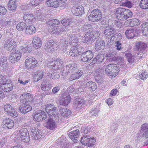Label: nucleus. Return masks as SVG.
<instances>
[{"instance_id": "22", "label": "nucleus", "mask_w": 148, "mask_h": 148, "mask_svg": "<svg viewBox=\"0 0 148 148\" xmlns=\"http://www.w3.org/2000/svg\"><path fill=\"white\" fill-rule=\"evenodd\" d=\"M80 133L79 130H75L70 132L69 136L74 143H76L78 141L77 138L79 135Z\"/></svg>"}, {"instance_id": "34", "label": "nucleus", "mask_w": 148, "mask_h": 148, "mask_svg": "<svg viewBox=\"0 0 148 148\" xmlns=\"http://www.w3.org/2000/svg\"><path fill=\"white\" fill-rule=\"evenodd\" d=\"M46 127L50 130H53L56 127V124L55 121L52 118L48 119Z\"/></svg>"}, {"instance_id": "31", "label": "nucleus", "mask_w": 148, "mask_h": 148, "mask_svg": "<svg viewBox=\"0 0 148 148\" xmlns=\"http://www.w3.org/2000/svg\"><path fill=\"white\" fill-rule=\"evenodd\" d=\"M142 32L144 36L148 37V23L143 21L141 25Z\"/></svg>"}, {"instance_id": "21", "label": "nucleus", "mask_w": 148, "mask_h": 148, "mask_svg": "<svg viewBox=\"0 0 148 148\" xmlns=\"http://www.w3.org/2000/svg\"><path fill=\"white\" fill-rule=\"evenodd\" d=\"M72 11L73 14L75 16L81 15L84 12V8L82 5L73 7Z\"/></svg>"}, {"instance_id": "15", "label": "nucleus", "mask_w": 148, "mask_h": 148, "mask_svg": "<svg viewBox=\"0 0 148 148\" xmlns=\"http://www.w3.org/2000/svg\"><path fill=\"white\" fill-rule=\"evenodd\" d=\"M38 62L34 58L29 57L26 59L25 62V64L28 69H31L37 66Z\"/></svg>"}, {"instance_id": "41", "label": "nucleus", "mask_w": 148, "mask_h": 148, "mask_svg": "<svg viewBox=\"0 0 148 148\" xmlns=\"http://www.w3.org/2000/svg\"><path fill=\"white\" fill-rule=\"evenodd\" d=\"M61 43L60 46V49L63 52H65L66 51L67 49V47L69 44V41L65 39H62L61 41Z\"/></svg>"}, {"instance_id": "53", "label": "nucleus", "mask_w": 148, "mask_h": 148, "mask_svg": "<svg viewBox=\"0 0 148 148\" xmlns=\"http://www.w3.org/2000/svg\"><path fill=\"white\" fill-rule=\"evenodd\" d=\"M91 27L90 25H85L82 27L81 30L83 32H85L93 31V30L90 28Z\"/></svg>"}, {"instance_id": "47", "label": "nucleus", "mask_w": 148, "mask_h": 148, "mask_svg": "<svg viewBox=\"0 0 148 148\" xmlns=\"http://www.w3.org/2000/svg\"><path fill=\"white\" fill-rule=\"evenodd\" d=\"M130 23V25L132 26H137L140 23V21L137 18H133L129 21Z\"/></svg>"}, {"instance_id": "57", "label": "nucleus", "mask_w": 148, "mask_h": 148, "mask_svg": "<svg viewBox=\"0 0 148 148\" xmlns=\"http://www.w3.org/2000/svg\"><path fill=\"white\" fill-rule=\"evenodd\" d=\"M147 77V73L146 71H144L142 72L141 74H139L138 76V78H136V79L138 80H140V79L142 80H144L146 79Z\"/></svg>"}, {"instance_id": "33", "label": "nucleus", "mask_w": 148, "mask_h": 148, "mask_svg": "<svg viewBox=\"0 0 148 148\" xmlns=\"http://www.w3.org/2000/svg\"><path fill=\"white\" fill-rule=\"evenodd\" d=\"M34 15L35 16V17L36 19L39 20H43L44 21H45L46 17L41 10H38L35 11Z\"/></svg>"}, {"instance_id": "19", "label": "nucleus", "mask_w": 148, "mask_h": 148, "mask_svg": "<svg viewBox=\"0 0 148 148\" xmlns=\"http://www.w3.org/2000/svg\"><path fill=\"white\" fill-rule=\"evenodd\" d=\"M66 29L65 27L61 26H54L53 27L49 29V31L51 34H58L62 32Z\"/></svg>"}, {"instance_id": "8", "label": "nucleus", "mask_w": 148, "mask_h": 148, "mask_svg": "<svg viewBox=\"0 0 148 148\" xmlns=\"http://www.w3.org/2000/svg\"><path fill=\"white\" fill-rule=\"evenodd\" d=\"M81 143L85 145H87L89 147H93L95 145V140L93 137L84 136L81 139Z\"/></svg>"}, {"instance_id": "4", "label": "nucleus", "mask_w": 148, "mask_h": 148, "mask_svg": "<svg viewBox=\"0 0 148 148\" xmlns=\"http://www.w3.org/2000/svg\"><path fill=\"white\" fill-rule=\"evenodd\" d=\"M105 73L109 77L112 78L116 76L119 73V67L115 64H110L106 66H104Z\"/></svg>"}, {"instance_id": "20", "label": "nucleus", "mask_w": 148, "mask_h": 148, "mask_svg": "<svg viewBox=\"0 0 148 148\" xmlns=\"http://www.w3.org/2000/svg\"><path fill=\"white\" fill-rule=\"evenodd\" d=\"M30 133L32 139L35 140L39 139L42 136L41 132L38 129H32Z\"/></svg>"}, {"instance_id": "60", "label": "nucleus", "mask_w": 148, "mask_h": 148, "mask_svg": "<svg viewBox=\"0 0 148 148\" xmlns=\"http://www.w3.org/2000/svg\"><path fill=\"white\" fill-rule=\"evenodd\" d=\"M115 34H114L113 36H112L111 37L110 39L108 40L107 44V46L109 47H111L112 45L113 44L114 41H116L115 38Z\"/></svg>"}, {"instance_id": "48", "label": "nucleus", "mask_w": 148, "mask_h": 148, "mask_svg": "<svg viewBox=\"0 0 148 148\" xmlns=\"http://www.w3.org/2000/svg\"><path fill=\"white\" fill-rule=\"evenodd\" d=\"M140 6L144 9H148V0H142L140 3Z\"/></svg>"}, {"instance_id": "56", "label": "nucleus", "mask_w": 148, "mask_h": 148, "mask_svg": "<svg viewBox=\"0 0 148 148\" xmlns=\"http://www.w3.org/2000/svg\"><path fill=\"white\" fill-rule=\"evenodd\" d=\"M11 22L10 21H5L2 20L0 24V26L3 27H9L11 24Z\"/></svg>"}, {"instance_id": "10", "label": "nucleus", "mask_w": 148, "mask_h": 148, "mask_svg": "<svg viewBox=\"0 0 148 148\" xmlns=\"http://www.w3.org/2000/svg\"><path fill=\"white\" fill-rule=\"evenodd\" d=\"M47 41V42L44 47V49L46 51L49 53H53L57 50V47H56V46L54 45V41L52 39L49 38Z\"/></svg>"}, {"instance_id": "3", "label": "nucleus", "mask_w": 148, "mask_h": 148, "mask_svg": "<svg viewBox=\"0 0 148 148\" xmlns=\"http://www.w3.org/2000/svg\"><path fill=\"white\" fill-rule=\"evenodd\" d=\"M115 13L117 18L121 21L125 20L133 15L132 12L130 10L121 7L117 8Z\"/></svg>"}, {"instance_id": "43", "label": "nucleus", "mask_w": 148, "mask_h": 148, "mask_svg": "<svg viewBox=\"0 0 148 148\" xmlns=\"http://www.w3.org/2000/svg\"><path fill=\"white\" fill-rule=\"evenodd\" d=\"M36 28L32 25L28 26L26 27L25 30L26 34L29 35H32L35 33Z\"/></svg>"}, {"instance_id": "13", "label": "nucleus", "mask_w": 148, "mask_h": 148, "mask_svg": "<svg viewBox=\"0 0 148 148\" xmlns=\"http://www.w3.org/2000/svg\"><path fill=\"white\" fill-rule=\"evenodd\" d=\"M3 108L4 110L10 116L15 117L18 115L15 109L10 104H7L5 105Z\"/></svg>"}, {"instance_id": "25", "label": "nucleus", "mask_w": 148, "mask_h": 148, "mask_svg": "<svg viewBox=\"0 0 148 148\" xmlns=\"http://www.w3.org/2000/svg\"><path fill=\"white\" fill-rule=\"evenodd\" d=\"M134 29L133 27L127 29L125 32V34L127 38L131 39L136 36L137 34L134 32Z\"/></svg>"}, {"instance_id": "40", "label": "nucleus", "mask_w": 148, "mask_h": 148, "mask_svg": "<svg viewBox=\"0 0 148 148\" xmlns=\"http://www.w3.org/2000/svg\"><path fill=\"white\" fill-rule=\"evenodd\" d=\"M13 85L12 83L11 82L8 83L7 82L5 84L4 86H2V87L1 89L5 92H8L12 90L13 89Z\"/></svg>"}, {"instance_id": "55", "label": "nucleus", "mask_w": 148, "mask_h": 148, "mask_svg": "<svg viewBox=\"0 0 148 148\" xmlns=\"http://www.w3.org/2000/svg\"><path fill=\"white\" fill-rule=\"evenodd\" d=\"M22 51L25 53H30L32 51V48L26 45H23L21 47Z\"/></svg>"}, {"instance_id": "18", "label": "nucleus", "mask_w": 148, "mask_h": 148, "mask_svg": "<svg viewBox=\"0 0 148 148\" xmlns=\"http://www.w3.org/2000/svg\"><path fill=\"white\" fill-rule=\"evenodd\" d=\"M115 37L116 40L115 46V49L118 51H121L122 47V42L120 40L122 39V35L120 33H116L115 34Z\"/></svg>"}, {"instance_id": "63", "label": "nucleus", "mask_w": 148, "mask_h": 148, "mask_svg": "<svg viewBox=\"0 0 148 148\" xmlns=\"http://www.w3.org/2000/svg\"><path fill=\"white\" fill-rule=\"evenodd\" d=\"M60 73H61L62 75L64 77L68 75L69 72L68 71V70L66 66H65L63 67V69H61Z\"/></svg>"}, {"instance_id": "14", "label": "nucleus", "mask_w": 148, "mask_h": 148, "mask_svg": "<svg viewBox=\"0 0 148 148\" xmlns=\"http://www.w3.org/2000/svg\"><path fill=\"white\" fill-rule=\"evenodd\" d=\"M93 57V54L91 51H86L82 53L81 56V60L83 62H88L91 60Z\"/></svg>"}, {"instance_id": "17", "label": "nucleus", "mask_w": 148, "mask_h": 148, "mask_svg": "<svg viewBox=\"0 0 148 148\" xmlns=\"http://www.w3.org/2000/svg\"><path fill=\"white\" fill-rule=\"evenodd\" d=\"M24 21L29 24H32L35 21L36 18L34 15L30 13H25L24 14Z\"/></svg>"}, {"instance_id": "37", "label": "nucleus", "mask_w": 148, "mask_h": 148, "mask_svg": "<svg viewBox=\"0 0 148 148\" xmlns=\"http://www.w3.org/2000/svg\"><path fill=\"white\" fill-rule=\"evenodd\" d=\"M51 87L50 83L47 81H45L42 82L41 86V89L44 91L49 90Z\"/></svg>"}, {"instance_id": "36", "label": "nucleus", "mask_w": 148, "mask_h": 148, "mask_svg": "<svg viewBox=\"0 0 148 148\" xmlns=\"http://www.w3.org/2000/svg\"><path fill=\"white\" fill-rule=\"evenodd\" d=\"M16 0H10L8 3V9L12 12H14L16 8Z\"/></svg>"}, {"instance_id": "1", "label": "nucleus", "mask_w": 148, "mask_h": 148, "mask_svg": "<svg viewBox=\"0 0 148 148\" xmlns=\"http://www.w3.org/2000/svg\"><path fill=\"white\" fill-rule=\"evenodd\" d=\"M41 97L40 96H36L33 98V96L29 93L24 94L20 97V102L22 104L19 107V110L21 113L25 114L30 111L32 109L29 104L40 103L38 99Z\"/></svg>"}, {"instance_id": "26", "label": "nucleus", "mask_w": 148, "mask_h": 148, "mask_svg": "<svg viewBox=\"0 0 148 148\" xmlns=\"http://www.w3.org/2000/svg\"><path fill=\"white\" fill-rule=\"evenodd\" d=\"M46 118V115L44 111H41L38 113H36L34 115V120L36 121H42L45 119Z\"/></svg>"}, {"instance_id": "35", "label": "nucleus", "mask_w": 148, "mask_h": 148, "mask_svg": "<svg viewBox=\"0 0 148 148\" xmlns=\"http://www.w3.org/2000/svg\"><path fill=\"white\" fill-rule=\"evenodd\" d=\"M84 100L82 98H78L75 101L74 103L75 107L77 108L80 109L84 105Z\"/></svg>"}, {"instance_id": "2", "label": "nucleus", "mask_w": 148, "mask_h": 148, "mask_svg": "<svg viewBox=\"0 0 148 148\" xmlns=\"http://www.w3.org/2000/svg\"><path fill=\"white\" fill-rule=\"evenodd\" d=\"M16 39L13 38H10L5 41L4 47L9 51H12L10 54L9 61L12 63L17 62L20 59L22 54L18 51H16Z\"/></svg>"}, {"instance_id": "6", "label": "nucleus", "mask_w": 148, "mask_h": 148, "mask_svg": "<svg viewBox=\"0 0 148 148\" xmlns=\"http://www.w3.org/2000/svg\"><path fill=\"white\" fill-rule=\"evenodd\" d=\"M100 35L98 32L93 30L91 32H87L83 38V42L87 43L88 41H93L98 37Z\"/></svg>"}, {"instance_id": "42", "label": "nucleus", "mask_w": 148, "mask_h": 148, "mask_svg": "<svg viewBox=\"0 0 148 148\" xmlns=\"http://www.w3.org/2000/svg\"><path fill=\"white\" fill-rule=\"evenodd\" d=\"M115 30L113 28H109V27H106L104 30V34L107 38H110V36L115 33Z\"/></svg>"}, {"instance_id": "9", "label": "nucleus", "mask_w": 148, "mask_h": 148, "mask_svg": "<svg viewBox=\"0 0 148 148\" xmlns=\"http://www.w3.org/2000/svg\"><path fill=\"white\" fill-rule=\"evenodd\" d=\"M49 62V66H50V68L54 70L60 69L63 64L62 60L60 58H57L53 61L51 60Z\"/></svg>"}, {"instance_id": "16", "label": "nucleus", "mask_w": 148, "mask_h": 148, "mask_svg": "<svg viewBox=\"0 0 148 148\" xmlns=\"http://www.w3.org/2000/svg\"><path fill=\"white\" fill-rule=\"evenodd\" d=\"M86 88L91 91H94L97 88V86L95 82L90 81L88 82L85 84H84L83 86L82 85L80 87V88H82L83 90H85Z\"/></svg>"}, {"instance_id": "12", "label": "nucleus", "mask_w": 148, "mask_h": 148, "mask_svg": "<svg viewBox=\"0 0 148 148\" xmlns=\"http://www.w3.org/2000/svg\"><path fill=\"white\" fill-rule=\"evenodd\" d=\"M71 100V98L69 93L65 92L62 95L59 101L60 104L66 106L69 104Z\"/></svg>"}, {"instance_id": "50", "label": "nucleus", "mask_w": 148, "mask_h": 148, "mask_svg": "<svg viewBox=\"0 0 148 148\" xmlns=\"http://www.w3.org/2000/svg\"><path fill=\"white\" fill-rule=\"evenodd\" d=\"M51 110H47L49 115L55 116L57 114L58 110L56 107H53L51 109Z\"/></svg>"}, {"instance_id": "54", "label": "nucleus", "mask_w": 148, "mask_h": 148, "mask_svg": "<svg viewBox=\"0 0 148 148\" xmlns=\"http://www.w3.org/2000/svg\"><path fill=\"white\" fill-rule=\"evenodd\" d=\"M69 54L70 56L72 57L77 56L79 55V53L77 51L75 47H72L71 48L70 51L69 52Z\"/></svg>"}, {"instance_id": "58", "label": "nucleus", "mask_w": 148, "mask_h": 148, "mask_svg": "<svg viewBox=\"0 0 148 148\" xmlns=\"http://www.w3.org/2000/svg\"><path fill=\"white\" fill-rule=\"evenodd\" d=\"M99 111V110L98 109L95 108H93L90 111V115L91 116H96Z\"/></svg>"}, {"instance_id": "11", "label": "nucleus", "mask_w": 148, "mask_h": 148, "mask_svg": "<svg viewBox=\"0 0 148 148\" xmlns=\"http://www.w3.org/2000/svg\"><path fill=\"white\" fill-rule=\"evenodd\" d=\"M147 45L146 43L143 42H138L136 43L135 44V47L134 48L135 50L138 51L137 53L138 55H139L140 53V55H142L141 57H142L143 54L145 53V49L147 47Z\"/></svg>"}, {"instance_id": "38", "label": "nucleus", "mask_w": 148, "mask_h": 148, "mask_svg": "<svg viewBox=\"0 0 148 148\" xmlns=\"http://www.w3.org/2000/svg\"><path fill=\"white\" fill-rule=\"evenodd\" d=\"M90 130H91L90 126H83L81 130V132L83 133V136H89V133Z\"/></svg>"}, {"instance_id": "39", "label": "nucleus", "mask_w": 148, "mask_h": 148, "mask_svg": "<svg viewBox=\"0 0 148 148\" xmlns=\"http://www.w3.org/2000/svg\"><path fill=\"white\" fill-rule=\"evenodd\" d=\"M46 4L48 7L53 8H57L59 6L58 1L57 0H47Z\"/></svg>"}, {"instance_id": "28", "label": "nucleus", "mask_w": 148, "mask_h": 148, "mask_svg": "<svg viewBox=\"0 0 148 148\" xmlns=\"http://www.w3.org/2000/svg\"><path fill=\"white\" fill-rule=\"evenodd\" d=\"M141 131L143 132V137L146 138H148V123H145L141 125Z\"/></svg>"}, {"instance_id": "23", "label": "nucleus", "mask_w": 148, "mask_h": 148, "mask_svg": "<svg viewBox=\"0 0 148 148\" xmlns=\"http://www.w3.org/2000/svg\"><path fill=\"white\" fill-rule=\"evenodd\" d=\"M2 123L3 127L7 128L9 129L12 128L14 126L13 121L9 118L4 119Z\"/></svg>"}, {"instance_id": "32", "label": "nucleus", "mask_w": 148, "mask_h": 148, "mask_svg": "<svg viewBox=\"0 0 148 148\" xmlns=\"http://www.w3.org/2000/svg\"><path fill=\"white\" fill-rule=\"evenodd\" d=\"M104 69L102 68H99L97 69L95 73V79L100 80L103 77Z\"/></svg>"}, {"instance_id": "7", "label": "nucleus", "mask_w": 148, "mask_h": 148, "mask_svg": "<svg viewBox=\"0 0 148 148\" xmlns=\"http://www.w3.org/2000/svg\"><path fill=\"white\" fill-rule=\"evenodd\" d=\"M102 14L99 10H93L88 17V20L93 22L99 21L102 18Z\"/></svg>"}, {"instance_id": "45", "label": "nucleus", "mask_w": 148, "mask_h": 148, "mask_svg": "<svg viewBox=\"0 0 148 148\" xmlns=\"http://www.w3.org/2000/svg\"><path fill=\"white\" fill-rule=\"evenodd\" d=\"M60 112L62 115L64 116H68L71 114V110L66 108H61L60 110Z\"/></svg>"}, {"instance_id": "24", "label": "nucleus", "mask_w": 148, "mask_h": 148, "mask_svg": "<svg viewBox=\"0 0 148 148\" xmlns=\"http://www.w3.org/2000/svg\"><path fill=\"white\" fill-rule=\"evenodd\" d=\"M7 58L5 55L2 56L0 58V69L2 71L6 70L7 64Z\"/></svg>"}, {"instance_id": "30", "label": "nucleus", "mask_w": 148, "mask_h": 148, "mask_svg": "<svg viewBox=\"0 0 148 148\" xmlns=\"http://www.w3.org/2000/svg\"><path fill=\"white\" fill-rule=\"evenodd\" d=\"M105 42L101 39L96 40L95 44V48L97 51L103 49L105 47Z\"/></svg>"}, {"instance_id": "44", "label": "nucleus", "mask_w": 148, "mask_h": 148, "mask_svg": "<svg viewBox=\"0 0 148 148\" xmlns=\"http://www.w3.org/2000/svg\"><path fill=\"white\" fill-rule=\"evenodd\" d=\"M77 65L75 63L72 62L68 64L66 66L68 70L69 73L70 72H73L76 70L77 69Z\"/></svg>"}, {"instance_id": "61", "label": "nucleus", "mask_w": 148, "mask_h": 148, "mask_svg": "<svg viewBox=\"0 0 148 148\" xmlns=\"http://www.w3.org/2000/svg\"><path fill=\"white\" fill-rule=\"evenodd\" d=\"M122 5L129 8H130L133 6V4L132 2L127 0L125 2L123 3Z\"/></svg>"}, {"instance_id": "62", "label": "nucleus", "mask_w": 148, "mask_h": 148, "mask_svg": "<svg viewBox=\"0 0 148 148\" xmlns=\"http://www.w3.org/2000/svg\"><path fill=\"white\" fill-rule=\"evenodd\" d=\"M95 58L96 59V60L98 63L101 62L102 60L104 59L103 54H98Z\"/></svg>"}, {"instance_id": "52", "label": "nucleus", "mask_w": 148, "mask_h": 148, "mask_svg": "<svg viewBox=\"0 0 148 148\" xmlns=\"http://www.w3.org/2000/svg\"><path fill=\"white\" fill-rule=\"evenodd\" d=\"M60 23L59 21L57 19H49L47 22V24L53 26L55 25H58Z\"/></svg>"}, {"instance_id": "59", "label": "nucleus", "mask_w": 148, "mask_h": 148, "mask_svg": "<svg viewBox=\"0 0 148 148\" xmlns=\"http://www.w3.org/2000/svg\"><path fill=\"white\" fill-rule=\"evenodd\" d=\"M42 1L40 0H31L29 4L30 6H36L38 5Z\"/></svg>"}, {"instance_id": "5", "label": "nucleus", "mask_w": 148, "mask_h": 148, "mask_svg": "<svg viewBox=\"0 0 148 148\" xmlns=\"http://www.w3.org/2000/svg\"><path fill=\"white\" fill-rule=\"evenodd\" d=\"M17 136L15 137L18 141H22L25 143H27L29 140L28 132L25 128H19L17 130Z\"/></svg>"}, {"instance_id": "29", "label": "nucleus", "mask_w": 148, "mask_h": 148, "mask_svg": "<svg viewBox=\"0 0 148 148\" xmlns=\"http://www.w3.org/2000/svg\"><path fill=\"white\" fill-rule=\"evenodd\" d=\"M33 47L36 49L39 48L42 45V40L37 36H34L32 40Z\"/></svg>"}, {"instance_id": "27", "label": "nucleus", "mask_w": 148, "mask_h": 148, "mask_svg": "<svg viewBox=\"0 0 148 148\" xmlns=\"http://www.w3.org/2000/svg\"><path fill=\"white\" fill-rule=\"evenodd\" d=\"M73 35L70 34L68 37L69 40V43L73 47H76L78 45V38L76 36H73Z\"/></svg>"}, {"instance_id": "51", "label": "nucleus", "mask_w": 148, "mask_h": 148, "mask_svg": "<svg viewBox=\"0 0 148 148\" xmlns=\"http://www.w3.org/2000/svg\"><path fill=\"white\" fill-rule=\"evenodd\" d=\"M125 55L126 57L127 60L130 62H133L135 58V56L132 55L130 53H125Z\"/></svg>"}, {"instance_id": "49", "label": "nucleus", "mask_w": 148, "mask_h": 148, "mask_svg": "<svg viewBox=\"0 0 148 148\" xmlns=\"http://www.w3.org/2000/svg\"><path fill=\"white\" fill-rule=\"evenodd\" d=\"M73 22V19L72 18H69L67 19L64 18L61 21V23L64 26H67L72 23Z\"/></svg>"}, {"instance_id": "46", "label": "nucleus", "mask_w": 148, "mask_h": 148, "mask_svg": "<svg viewBox=\"0 0 148 148\" xmlns=\"http://www.w3.org/2000/svg\"><path fill=\"white\" fill-rule=\"evenodd\" d=\"M26 24L25 22H20L17 25L16 28L18 31H23L26 28Z\"/></svg>"}, {"instance_id": "64", "label": "nucleus", "mask_w": 148, "mask_h": 148, "mask_svg": "<svg viewBox=\"0 0 148 148\" xmlns=\"http://www.w3.org/2000/svg\"><path fill=\"white\" fill-rule=\"evenodd\" d=\"M7 80L5 77H3L2 78L0 79V88L1 89L2 86H4L5 84L7 82Z\"/></svg>"}]
</instances>
